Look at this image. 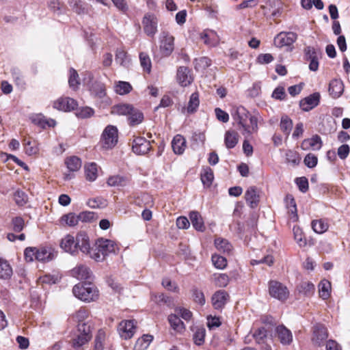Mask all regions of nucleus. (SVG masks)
<instances>
[{"instance_id": "nucleus-17", "label": "nucleus", "mask_w": 350, "mask_h": 350, "mask_svg": "<svg viewBox=\"0 0 350 350\" xmlns=\"http://www.w3.org/2000/svg\"><path fill=\"white\" fill-rule=\"evenodd\" d=\"M71 275L79 280H90L92 273L90 268L85 265H79L70 271Z\"/></svg>"}, {"instance_id": "nucleus-18", "label": "nucleus", "mask_w": 350, "mask_h": 350, "mask_svg": "<svg viewBox=\"0 0 350 350\" xmlns=\"http://www.w3.org/2000/svg\"><path fill=\"white\" fill-rule=\"evenodd\" d=\"M320 100V94L318 92L310 94L299 102L301 109L304 111H308L317 107Z\"/></svg>"}, {"instance_id": "nucleus-39", "label": "nucleus", "mask_w": 350, "mask_h": 350, "mask_svg": "<svg viewBox=\"0 0 350 350\" xmlns=\"http://www.w3.org/2000/svg\"><path fill=\"white\" fill-rule=\"evenodd\" d=\"M215 245L219 252L224 254H229L232 250L231 243L228 240L223 238L215 239Z\"/></svg>"}, {"instance_id": "nucleus-53", "label": "nucleus", "mask_w": 350, "mask_h": 350, "mask_svg": "<svg viewBox=\"0 0 350 350\" xmlns=\"http://www.w3.org/2000/svg\"><path fill=\"white\" fill-rule=\"evenodd\" d=\"M211 260L215 268L224 269L227 266V260L226 258L218 254H213Z\"/></svg>"}, {"instance_id": "nucleus-20", "label": "nucleus", "mask_w": 350, "mask_h": 350, "mask_svg": "<svg viewBox=\"0 0 350 350\" xmlns=\"http://www.w3.org/2000/svg\"><path fill=\"white\" fill-rule=\"evenodd\" d=\"M61 248L66 252L72 255L77 254L76 237L71 234H66L60 242Z\"/></svg>"}, {"instance_id": "nucleus-32", "label": "nucleus", "mask_w": 350, "mask_h": 350, "mask_svg": "<svg viewBox=\"0 0 350 350\" xmlns=\"http://www.w3.org/2000/svg\"><path fill=\"white\" fill-rule=\"evenodd\" d=\"M200 105L199 94L193 92L190 96L187 106L183 108V111H187V113L191 114L196 112Z\"/></svg>"}, {"instance_id": "nucleus-37", "label": "nucleus", "mask_w": 350, "mask_h": 350, "mask_svg": "<svg viewBox=\"0 0 350 350\" xmlns=\"http://www.w3.org/2000/svg\"><path fill=\"white\" fill-rule=\"evenodd\" d=\"M153 340V336L150 334H144L138 338L134 345V350L146 349Z\"/></svg>"}, {"instance_id": "nucleus-60", "label": "nucleus", "mask_w": 350, "mask_h": 350, "mask_svg": "<svg viewBox=\"0 0 350 350\" xmlns=\"http://www.w3.org/2000/svg\"><path fill=\"white\" fill-rule=\"evenodd\" d=\"M314 290V284L308 282H304L299 286V291L304 295H310L313 293Z\"/></svg>"}, {"instance_id": "nucleus-29", "label": "nucleus", "mask_w": 350, "mask_h": 350, "mask_svg": "<svg viewBox=\"0 0 350 350\" xmlns=\"http://www.w3.org/2000/svg\"><path fill=\"white\" fill-rule=\"evenodd\" d=\"M239 134L236 131H227L224 136V143L227 148L231 149L236 146L239 142Z\"/></svg>"}, {"instance_id": "nucleus-55", "label": "nucleus", "mask_w": 350, "mask_h": 350, "mask_svg": "<svg viewBox=\"0 0 350 350\" xmlns=\"http://www.w3.org/2000/svg\"><path fill=\"white\" fill-rule=\"evenodd\" d=\"M206 330L203 327H198L194 332L193 340L197 345H201L204 342Z\"/></svg>"}, {"instance_id": "nucleus-58", "label": "nucleus", "mask_w": 350, "mask_h": 350, "mask_svg": "<svg viewBox=\"0 0 350 350\" xmlns=\"http://www.w3.org/2000/svg\"><path fill=\"white\" fill-rule=\"evenodd\" d=\"M174 314H177L178 317H180L186 321H190L192 317V312L189 310L182 307L176 308Z\"/></svg>"}, {"instance_id": "nucleus-1", "label": "nucleus", "mask_w": 350, "mask_h": 350, "mask_svg": "<svg viewBox=\"0 0 350 350\" xmlns=\"http://www.w3.org/2000/svg\"><path fill=\"white\" fill-rule=\"evenodd\" d=\"M24 256L27 262H33L34 260H36L45 262L53 259L54 253L53 250L51 247H29L25 250Z\"/></svg>"}, {"instance_id": "nucleus-10", "label": "nucleus", "mask_w": 350, "mask_h": 350, "mask_svg": "<svg viewBox=\"0 0 350 350\" xmlns=\"http://www.w3.org/2000/svg\"><path fill=\"white\" fill-rule=\"evenodd\" d=\"M142 23L144 33L149 37H154L157 32L158 20L156 16L147 13L144 16Z\"/></svg>"}, {"instance_id": "nucleus-4", "label": "nucleus", "mask_w": 350, "mask_h": 350, "mask_svg": "<svg viewBox=\"0 0 350 350\" xmlns=\"http://www.w3.org/2000/svg\"><path fill=\"white\" fill-rule=\"evenodd\" d=\"M118 132L116 126L108 125L101 135L102 146L105 149L113 148L118 143Z\"/></svg>"}, {"instance_id": "nucleus-8", "label": "nucleus", "mask_w": 350, "mask_h": 350, "mask_svg": "<svg viewBox=\"0 0 350 350\" xmlns=\"http://www.w3.org/2000/svg\"><path fill=\"white\" fill-rule=\"evenodd\" d=\"M137 322L135 320H123L118 326V332L121 338L128 340L135 334Z\"/></svg>"}, {"instance_id": "nucleus-27", "label": "nucleus", "mask_w": 350, "mask_h": 350, "mask_svg": "<svg viewBox=\"0 0 350 350\" xmlns=\"http://www.w3.org/2000/svg\"><path fill=\"white\" fill-rule=\"evenodd\" d=\"M172 147L175 154H183L186 148V139L183 135H176L172 139Z\"/></svg>"}, {"instance_id": "nucleus-54", "label": "nucleus", "mask_w": 350, "mask_h": 350, "mask_svg": "<svg viewBox=\"0 0 350 350\" xmlns=\"http://www.w3.org/2000/svg\"><path fill=\"white\" fill-rule=\"evenodd\" d=\"M70 87L74 90H77L80 83L79 79V75L74 68L70 69V77L68 79Z\"/></svg>"}, {"instance_id": "nucleus-42", "label": "nucleus", "mask_w": 350, "mask_h": 350, "mask_svg": "<svg viewBox=\"0 0 350 350\" xmlns=\"http://www.w3.org/2000/svg\"><path fill=\"white\" fill-rule=\"evenodd\" d=\"M116 62L120 65L128 68L131 64V59L127 53L123 49H118L116 53Z\"/></svg>"}, {"instance_id": "nucleus-51", "label": "nucleus", "mask_w": 350, "mask_h": 350, "mask_svg": "<svg viewBox=\"0 0 350 350\" xmlns=\"http://www.w3.org/2000/svg\"><path fill=\"white\" fill-rule=\"evenodd\" d=\"M85 254L89 256L91 258L97 262H100L105 260L103 255L101 254L97 244L96 243L94 247H90L88 252Z\"/></svg>"}, {"instance_id": "nucleus-48", "label": "nucleus", "mask_w": 350, "mask_h": 350, "mask_svg": "<svg viewBox=\"0 0 350 350\" xmlns=\"http://www.w3.org/2000/svg\"><path fill=\"white\" fill-rule=\"evenodd\" d=\"M65 163L68 170L71 172L79 170L81 166V159L75 156L68 158Z\"/></svg>"}, {"instance_id": "nucleus-6", "label": "nucleus", "mask_w": 350, "mask_h": 350, "mask_svg": "<svg viewBox=\"0 0 350 350\" xmlns=\"http://www.w3.org/2000/svg\"><path fill=\"white\" fill-rule=\"evenodd\" d=\"M258 119L256 116L249 115L245 120L238 124V129L241 131L243 135L248 137L253 133H257L258 131Z\"/></svg>"}, {"instance_id": "nucleus-64", "label": "nucleus", "mask_w": 350, "mask_h": 350, "mask_svg": "<svg viewBox=\"0 0 350 350\" xmlns=\"http://www.w3.org/2000/svg\"><path fill=\"white\" fill-rule=\"evenodd\" d=\"M94 114V110L91 107H85L79 109L76 115L81 118H90Z\"/></svg>"}, {"instance_id": "nucleus-22", "label": "nucleus", "mask_w": 350, "mask_h": 350, "mask_svg": "<svg viewBox=\"0 0 350 350\" xmlns=\"http://www.w3.org/2000/svg\"><path fill=\"white\" fill-rule=\"evenodd\" d=\"M229 295L225 291L220 290L215 292L212 297V304L215 309H221L226 304Z\"/></svg>"}, {"instance_id": "nucleus-61", "label": "nucleus", "mask_w": 350, "mask_h": 350, "mask_svg": "<svg viewBox=\"0 0 350 350\" xmlns=\"http://www.w3.org/2000/svg\"><path fill=\"white\" fill-rule=\"evenodd\" d=\"M88 317V312L85 308H80L76 313L72 316L75 321H78L79 323H84L83 321Z\"/></svg>"}, {"instance_id": "nucleus-3", "label": "nucleus", "mask_w": 350, "mask_h": 350, "mask_svg": "<svg viewBox=\"0 0 350 350\" xmlns=\"http://www.w3.org/2000/svg\"><path fill=\"white\" fill-rule=\"evenodd\" d=\"M92 338L90 325L88 323H78L77 334L72 340V346L78 349L87 343Z\"/></svg>"}, {"instance_id": "nucleus-2", "label": "nucleus", "mask_w": 350, "mask_h": 350, "mask_svg": "<svg viewBox=\"0 0 350 350\" xmlns=\"http://www.w3.org/2000/svg\"><path fill=\"white\" fill-rule=\"evenodd\" d=\"M74 295L85 302L94 301L98 299L97 288L92 283H79L72 288Z\"/></svg>"}, {"instance_id": "nucleus-7", "label": "nucleus", "mask_w": 350, "mask_h": 350, "mask_svg": "<svg viewBox=\"0 0 350 350\" xmlns=\"http://www.w3.org/2000/svg\"><path fill=\"white\" fill-rule=\"evenodd\" d=\"M258 119L256 116L249 115L245 120L238 124V129L241 131L243 135L248 137L253 133H257L258 131Z\"/></svg>"}, {"instance_id": "nucleus-19", "label": "nucleus", "mask_w": 350, "mask_h": 350, "mask_svg": "<svg viewBox=\"0 0 350 350\" xmlns=\"http://www.w3.org/2000/svg\"><path fill=\"white\" fill-rule=\"evenodd\" d=\"M167 321L170 325V328L173 331V334H182L185 332L186 329L185 325L177 314H170L167 317Z\"/></svg>"}, {"instance_id": "nucleus-30", "label": "nucleus", "mask_w": 350, "mask_h": 350, "mask_svg": "<svg viewBox=\"0 0 350 350\" xmlns=\"http://www.w3.org/2000/svg\"><path fill=\"white\" fill-rule=\"evenodd\" d=\"M189 219L193 228L200 232L205 230V226L201 215L197 211H191L189 214Z\"/></svg>"}, {"instance_id": "nucleus-41", "label": "nucleus", "mask_w": 350, "mask_h": 350, "mask_svg": "<svg viewBox=\"0 0 350 350\" xmlns=\"http://www.w3.org/2000/svg\"><path fill=\"white\" fill-rule=\"evenodd\" d=\"M133 90L132 85L126 81H119L116 82L114 90L119 95H125L130 93Z\"/></svg>"}, {"instance_id": "nucleus-24", "label": "nucleus", "mask_w": 350, "mask_h": 350, "mask_svg": "<svg viewBox=\"0 0 350 350\" xmlns=\"http://www.w3.org/2000/svg\"><path fill=\"white\" fill-rule=\"evenodd\" d=\"M96 244L105 258L106 256L115 252L116 246L113 241L101 239L98 240Z\"/></svg>"}, {"instance_id": "nucleus-13", "label": "nucleus", "mask_w": 350, "mask_h": 350, "mask_svg": "<svg viewBox=\"0 0 350 350\" xmlns=\"http://www.w3.org/2000/svg\"><path fill=\"white\" fill-rule=\"evenodd\" d=\"M174 38L167 32H163L160 51L163 56H169L174 51Z\"/></svg>"}, {"instance_id": "nucleus-33", "label": "nucleus", "mask_w": 350, "mask_h": 350, "mask_svg": "<svg viewBox=\"0 0 350 350\" xmlns=\"http://www.w3.org/2000/svg\"><path fill=\"white\" fill-rule=\"evenodd\" d=\"M85 178L89 181H94L98 176V165L94 163H89L85 165Z\"/></svg>"}, {"instance_id": "nucleus-28", "label": "nucleus", "mask_w": 350, "mask_h": 350, "mask_svg": "<svg viewBox=\"0 0 350 350\" xmlns=\"http://www.w3.org/2000/svg\"><path fill=\"white\" fill-rule=\"evenodd\" d=\"M344 90L342 82L338 79L331 81L329 85V94L334 98H337L341 96Z\"/></svg>"}, {"instance_id": "nucleus-21", "label": "nucleus", "mask_w": 350, "mask_h": 350, "mask_svg": "<svg viewBox=\"0 0 350 350\" xmlns=\"http://www.w3.org/2000/svg\"><path fill=\"white\" fill-rule=\"evenodd\" d=\"M245 199L251 208L256 207L260 200L257 188L254 186L248 187L245 193Z\"/></svg>"}, {"instance_id": "nucleus-62", "label": "nucleus", "mask_w": 350, "mask_h": 350, "mask_svg": "<svg viewBox=\"0 0 350 350\" xmlns=\"http://www.w3.org/2000/svg\"><path fill=\"white\" fill-rule=\"evenodd\" d=\"M286 159L287 162L292 163L293 164H298L300 161L299 154L293 150H288L286 152Z\"/></svg>"}, {"instance_id": "nucleus-15", "label": "nucleus", "mask_w": 350, "mask_h": 350, "mask_svg": "<svg viewBox=\"0 0 350 350\" xmlns=\"http://www.w3.org/2000/svg\"><path fill=\"white\" fill-rule=\"evenodd\" d=\"M176 79L178 83L183 87L189 85L193 80L191 70L185 66H180L178 68Z\"/></svg>"}, {"instance_id": "nucleus-45", "label": "nucleus", "mask_w": 350, "mask_h": 350, "mask_svg": "<svg viewBox=\"0 0 350 350\" xmlns=\"http://www.w3.org/2000/svg\"><path fill=\"white\" fill-rule=\"evenodd\" d=\"M60 221L62 224H66L70 227L75 226L79 222V217L73 213H69L64 215L61 217Z\"/></svg>"}, {"instance_id": "nucleus-56", "label": "nucleus", "mask_w": 350, "mask_h": 350, "mask_svg": "<svg viewBox=\"0 0 350 350\" xmlns=\"http://www.w3.org/2000/svg\"><path fill=\"white\" fill-rule=\"evenodd\" d=\"M214 276V281L216 286L219 287H225L228 284L230 279L227 274L220 273L215 275Z\"/></svg>"}, {"instance_id": "nucleus-31", "label": "nucleus", "mask_w": 350, "mask_h": 350, "mask_svg": "<svg viewBox=\"0 0 350 350\" xmlns=\"http://www.w3.org/2000/svg\"><path fill=\"white\" fill-rule=\"evenodd\" d=\"M144 119V113L134 107H133L132 112H130L128 116L129 124L131 126L141 124Z\"/></svg>"}, {"instance_id": "nucleus-12", "label": "nucleus", "mask_w": 350, "mask_h": 350, "mask_svg": "<svg viewBox=\"0 0 350 350\" xmlns=\"http://www.w3.org/2000/svg\"><path fill=\"white\" fill-rule=\"evenodd\" d=\"M77 105V102L70 97H60L55 100L53 105L55 109L64 111H73Z\"/></svg>"}, {"instance_id": "nucleus-50", "label": "nucleus", "mask_w": 350, "mask_h": 350, "mask_svg": "<svg viewBox=\"0 0 350 350\" xmlns=\"http://www.w3.org/2000/svg\"><path fill=\"white\" fill-rule=\"evenodd\" d=\"M211 65V60L207 57H201L194 59V66L197 70H204Z\"/></svg>"}, {"instance_id": "nucleus-40", "label": "nucleus", "mask_w": 350, "mask_h": 350, "mask_svg": "<svg viewBox=\"0 0 350 350\" xmlns=\"http://www.w3.org/2000/svg\"><path fill=\"white\" fill-rule=\"evenodd\" d=\"M133 106L129 104H118L112 107L111 113L118 116H126L132 112Z\"/></svg>"}, {"instance_id": "nucleus-35", "label": "nucleus", "mask_w": 350, "mask_h": 350, "mask_svg": "<svg viewBox=\"0 0 350 350\" xmlns=\"http://www.w3.org/2000/svg\"><path fill=\"white\" fill-rule=\"evenodd\" d=\"M90 90L92 95L98 98H103L106 96L105 85L101 82L95 81L92 83Z\"/></svg>"}, {"instance_id": "nucleus-14", "label": "nucleus", "mask_w": 350, "mask_h": 350, "mask_svg": "<svg viewBox=\"0 0 350 350\" xmlns=\"http://www.w3.org/2000/svg\"><path fill=\"white\" fill-rule=\"evenodd\" d=\"M132 148L137 154H145L151 148L150 142L142 137H137L133 142Z\"/></svg>"}, {"instance_id": "nucleus-9", "label": "nucleus", "mask_w": 350, "mask_h": 350, "mask_svg": "<svg viewBox=\"0 0 350 350\" xmlns=\"http://www.w3.org/2000/svg\"><path fill=\"white\" fill-rule=\"evenodd\" d=\"M329 334L327 327L321 324L317 323L312 327V342L313 345L321 347L328 338Z\"/></svg>"}, {"instance_id": "nucleus-34", "label": "nucleus", "mask_w": 350, "mask_h": 350, "mask_svg": "<svg viewBox=\"0 0 350 350\" xmlns=\"http://www.w3.org/2000/svg\"><path fill=\"white\" fill-rule=\"evenodd\" d=\"M200 178L204 186L210 187L214 179L213 170L207 166L203 167L200 173Z\"/></svg>"}, {"instance_id": "nucleus-25", "label": "nucleus", "mask_w": 350, "mask_h": 350, "mask_svg": "<svg viewBox=\"0 0 350 350\" xmlns=\"http://www.w3.org/2000/svg\"><path fill=\"white\" fill-rule=\"evenodd\" d=\"M276 334L280 342L283 345H289L293 340L291 332L284 325H280L276 327Z\"/></svg>"}, {"instance_id": "nucleus-57", "label": "nucleus", "mask_w": 350, "mask_h": 350, "mask_svg": "<svg viewBox=\"0 0 350 350\" xmlns=\"http://www.w3.org/2000/svg\"><path fill=\"white\" fill-rule=\"evenodd\" d=\"M11 225L14 232H19L24 228L25 221L21 217H15L12 219Z\"/></svg>"}, {"instance_id": "nucleus-43", "label": "nucleus", "mask_w": 350, "mask_h": 350, "mask_svg": "<svg viewBox=\"0 0 350 350\" xmlns=\"http://www.w3.org/2000/svg\"><path fill=\"white\" fill-rule=\"evenodd\" d=\"M331 283L327 280H323L319 284V296L323 299H327L330 295Z\"/></svg>"}, {"instance_id": "nucleus-36", "label": "nucleus", "mask_w": 350, "mask_h": 350, "mask_svg": "<svg viewBox=\"0 0 350 350\" xmlns=\"http://www.w3.org/2000/svg\"><path fill=\"white\" fill-rule=\"evenodd\" d=\"M13 271L9 262L0 258V279L8 280L12 275Z\"/></svg>"}, {"instance_id": "nucleus-52", "label": "nucleus", "mask_w": 350, "mask_h": 350, "mask_svg": "<svg viewBox=\"0 0 350 350\" xmlns=\"http://www.w3.org/2000/svg\"><path fill=\"white\" fill-rule=\"evenodd\" d=\"M139 60L143 69L148 73L150 72L152 64L149 55L144 52H142L139 53Z\"/></svg>"}, {"instance_id": "nucleus-26", "label": "nucleus", "mask_w": 350, "mask_h": 350, "mask_svg": "<svg viewBox=\"0 0 350 350\" xmlns=\"http://www.w3.org/2000/svg\"><path fill=\"white\" fill-rule=\"evenodd\" d=\"M285 202L288 213H289L290 220L293 222L297 221L298 220V215L295 199L291 195H287L285 198Z\"/></svg>"}, {"instance_id": "nucleus-44", "label": "nucleus", "mask_w": 350, "mask_h": 350, "mask_svg": "<svg viewBox=\"0 0 350 350\" xmlns=\"http://www.w3.org/2000/svg\"><path fill=\"white\" fill-rule=\"evenodd\" d=\"M312 230L317 234H323L328 230V224L323 219L313 220L311 224Z\"/></svg>"}, {"instance_id": "nucleus-59", "label": "nucleus", "mask_w": 350, "mask_h": 350, "mask_svg": "<svg viewBox=\"0 0 350 350\" xmlns=\"http://www.w3.org/2000/svg\"><path fill=\"white\" fill-rule=\"evenodd\" d=\"M253 337L257 343H263L267 337V330L264 327H260L254 332Z\"/></svg>"}, {"instance_id": "nucleus-11", "label": "nucleus", "mask_w": 350, "mask_h": 350, "mask_svg": "<svg viewBox=\"0 0 350 350\" xmlns=\"http://www.w3.org/2000/svg\"><path fill=\"white\" fill-rule=\"evenodd\" d=\"M297 39V35L294 32H280L274 38L273 42L275 46L282 48L291 46Z\"/></svg>"}, {"instance_id": "nucleus-63", "label": "nucleus", "mask_w": 350, "mask_h": 350, "mask_svg": "<svg viewBox=\"0 0 350 350\" xmlns=\"http://www.w3.org/2000/svg\"><path fill=\"white\" fill-rule=\"evenodd\" d=\"M317 161H318L317 157L312 153L308 154L305 157L304 160L305 165L308 167H310V168H312V167H315L317 164Z\"/></svg>"}, {"instance_id": "nucleus-38", "label": "nucleus", "mask_w": 350, "mask_h": 350, "mask_svg": "<svg viewBox=\"0 0 350 350\" xmlns=\"http://www.w3.org/2000/svg\"><path fill=\"white\" fill-rule=\"evenodd\" d=\"M250 114V112L245 107L239 106L235 109L232 115L234 120L238 125L241 122H243V120H245L247 118L249 117Z\"/></svg>"}, {"instance_id": "nucleus-16", "label": "nucleus", "mask_w": 350, "mask_h": 350, "mask_svg": "<svg viewBox=\"0 0 350 350\" xmlns=\"http://www.w3.org/2000/svg\"><path fill=\"white\" fill-rule=\"evenodd\" d=\"M323 145L321 138L318 135H314L310 138L302 141L301 148L304 150H319Z\"/></svg>"}, {"instance_id": "nucleus-5", "label": "nucleus", "mask_w": 350, "mask_h": 350, "mask_svg": "<svg viewBox=\"0 0 350 350\" xmlns=\"http://www.w3.org/2000/svg\"><path fill=\"white\" fill-rule=\"evenodd\" d=\"M269 295L280 301L286 300L289 296V291L286 286L275 280H271L269 283Z\"/></svg>"}, {"instance_id": "nucleus-46", "label": "nucleus", "mask_w": 350, "mask_h": 350, "mask_svg": "<svg viewBox=\"0 0 350 350\" xmlns=\"http://www.w3.org/2000/svg\"><path fill=\"white\" fill-rule=\"evenodd\" d=\"M293 232L294 234V239L300 247H305L307 244V241L302 230L299 226H295L293 228Z\"/></svg>"}, {"instance_id": "nucleus-23", "label": "nucleus", "mask_w": 350, "mask_h": 350, "mask_svg": "<svg viewBox=\"0 0 350 350\" xmlns=\"http://www.w3.org/2000/svg\"><path fill=\"white\" fill-rule=\"evenodd\" d=\"M76 243L77 252L80 250L83 254L87 253L90 247L89 237L84 232H80L77 234Z\"/></svg>"}, {"instance_id": "nucleus-49", "label": "nucleus", "mask_w": 350, "mask_h": 350, "mask_svg": "<svg viewBox=\"0 0 350 350\" xmlns=\"http://www.w3.org/2000/svg\"><path fill=\"white\" fill-rule=\"evenodd\" d=\"M128 181V179L126 177L116 175L110 176L107 179V185L110 187H118V186H124Z\"/></svg>"}, {"instance_id": "nucleus-47", "label": "nucleus", "mask_w": 350, "mask_h": 350, "mask_svg": "<svg viewBox=\"0 0 350 350\" xmlns=\"http://www.w3.org/2000/svg\"><path fill=\"white\" fill-rule=\"evenodd\" d=\"M280 126L281 131L288 136L293 128V121L288 116H284L281 118Z\"/></svg>"}]
</instances>
